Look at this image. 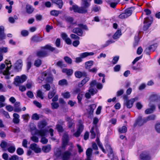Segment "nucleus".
Returning <instances> with one entry per match:
<instances>
[{
	"mask_svg": "<svg viewBox=\"0 0 160 160\" xmlns=\"http://www.w3.org/2000/svg\"><path fill=\"white\" fill-rule=\"evenodd\" d=\"M45 80L48 82H52L53 80V76L48 71H45L41 74V76L38 78V81L39 83Z\"/></svg>",
	"mask_w": 160,
	"mask_h": 160,
	"instance_id": "f257e3e1",
	"label": "nucleus"
},
{
	"mask_svg": "<svg viewBox=\"0 0 160 160\" xmlns=\"http://www.w3.org/2000/svg\"><path fill=\"white\" fill-rule=\"evenodd\" d=\"M47 131L46 130L44 129L38 130L36 132V134L42 137L40 142L43 144L47 143L48 141V139L44 137L47 134Z\"/></svg>",
	"mask_w": 160,
	"mask_h": 160,
	"instance_id": "f03ea898",
	"label": "nucleus"
},
{
	"mask_svg": "<svg viewBox=\"0 0 160 160\" xmlns=\"http://www.w3.org/2000/svg\"><path fill=\"white\" fill-rule=\"evenodd\" d=\"M27 79V77L24 75L21 76H17L14 79V84L16 86H19L20 84L24 82Z\"/></svg>",
	"mask_w": 160,
	"mask_h": 160,
	"instance_id": "7ed1b4c3",
	"label": "nucleus"
},
{
	"mask_svg": "<svg viewBox=\"0 0 160 160\" xmlns=\"http://www.w3.org/2000/svg\"><path fill=\"white\" fill-rule=\"evenodd\" d=\"M92 0H81V7L84 13L87 12V8L90 6V2Z\"/></svg>",
	"mask_w": 160,
	"mask_h": 160,
	"instance_id": "20e7f679",
	"label": "nucleus"
},
{
	"mask_svg": "<svg viewBox=\"0 0 160 160\" xmlns=\"http://www.w3.org/2000/svg\"><path fill=\"white\" fill-rule=\"evenodd\" d=\"M6 63L7 64V67L6 69V70L3 72V74L4 75H7L6 76V78L7 79H9V76L8 75H9V71L11 68L12 67V65L11 64V61H8V60L6 61Z\"/></svg>",
	"mask_w": 160,
	"mask_h": 160,
	"instance_id": "39448f33",
	"label": "nucleus"
},
{
	"mask_svg": "<svg viewBox=\"0 0 160 160\" xmlns=\"http://www.w3.org/2000/svg\"><path fill=\"white\" fill-rule=\"evenodd\" d=\"M138 98L136 97L134 98H132L129 100H126L124 101V104L128 108H131L133 105V103L138 100Z\"/></svg>",
	"mask_w": 160,
	"mask_h": 160,
	"instance_id": "423d86ee",
	"label": "nucleus"
},
{
	"mask_svg": "<svg viewBox=\"0 0 160 160\" xmlns=\"http://www.w3.org/2000/svg\"><path fill=\"white\" fill-rule=\"evenodd\" d=\"M69 141V138L68 135L65 133L64 134L62 138V148L65 149Z\"/></svg>",
	"mask_w": 160,
	"mask_h": 160,
	"instance_id": "0eeeda50",
	"label": "nucleus"
},
{
	"mask_svg": "<svg viewBox=\"0 0 160 160\" xmlns=\"http://www.w3.org/2000/svg\"><path fill=\"white\" fill-rule=\"evenodd\" d=\"M72 156V153L69 152L68 151H65L62 153L61 157L62 160H69Z\"/></svg>",
	"mask_w": 160,
	"mask_h": 160,
	"instance_id": "6e6552de",
	"label": "nucleus"
},
{
	"mask_svg": "<svg viewBox=\"0 0 160 160\" xmlns=\"http://www.w3.org/2000/svg\"><path fill=\"white\" fill-rule=\"evenodd\" d=\"M22 66V61L21 59H19L17 61L14 65V68L17 72L21 70Z\"/></svg>",
	"mask_w": 160,
	"mask_h": 160,
	"instance_id": "1a4fd4ad",
	"label": "nucleus"
},
{
	"mask_svg": "<svg viewBox=\"0 0 160 160\" xmlns=\"http://www.w3.org/2000/svg\"><path fill=\"white\" fill-rule=\"evenodd\" d=\"M143 23L144 25L143 29L144 30H147L149 27L152 23V21L150 20L148 17H147L144 19Z\"/></svg>",
	"mask_w": 160,
	"mask_h": 160,
	"instance_id": "9d476101",
	"label": "nucleus"
},
{
	"mask_svg": "<svg viewBox=\"0 0 160 160\" xmlns=\"http://www.w3.org/2000/svg\"><path fill=\"white\" fill-rule=\"evenodd\" d=\"M70 10L71 11L73 10L74 12L81 13H84L81 7H78L77 5H73L72 7L70 8Z\"/></svg>",
	"mask_w": 160,
	"mask_h": 160,
	"instance_id": "9b49d317",
	"label": "nucleus"
},
{
	"mask_svg": "<svg viewBox=\"0 0 160 160\" xmlns=\"http://www.w3.org/2000/svg\"><path fill=\"white\" fill-rule=\"evenodd\" d=\"M147 122L145 118H142V116H139L136 121V123L137 125L140 126Z\"/></svg>",
	"mask_w": 160,
	"mask_h": 160,
	"instance_id": "f8f14e48",
	"label": "nucleus"
},
{
	"mask_svg": "<svg viewBox=\"0 0 160 160\" xmlns=\"http://www.w3.org/2000/svg\"><path fill=\"white\" fill-rule=\"evenodd\" d=\"M149 106L150 107L149 108L146 109L145 113L146 114H151L153 112V111L155 110L156 108L154 105L149 103Z\"/></svg>",
	"mask_w": 160,
	"mask_h": 160,
	"instance_id": "ddd939ff",
	"label": "nucleus"
},
{
	"mask_svg": "<svg viewBox=\"0 0 160 160\" xmlns=\"http://www.w3.org/2000/svg\"><path fill=\"white\" fill-rule=\"evenodd\" d=\"M30 148L34 151L36 153H38L41 152V149L36 143H32L31 144Z\"/></svg>",
	"mask_w": 160,
	"mask_h": 160,
	"instance_id": "4468645a",
	"label": "nucleus"
},
{
	"mask_svg": "<svg viewBox=\"0 0 160 160\" xmlns=\"http://www.w3.org/2000/svg\"><path fill=\"white\" fill-rule=\"evenodd\" d=\"M37 56L40 57H46L48 55L47 51L46 50H42L38 51L36 53Z\"/></svg>",
	"mask_w": 160,
	"mask_h": 160,
	"instance_id": "2eb2a0df",
	"label": "nucleus"
},
{
	"mask_svg": "<svg viewBox=\"0 0 160 160\" xmlns=\"http://www.w3.org/2000/svg\"><path fill=\"white\" fill-rule=\"evenodd\" d=\"M4 29L3 27H0V40L2 41L5 39L6 36L4 32Z\"/></svg>",
	"mask_w": 160,
	"mask_h": 160,
	"instance_id": "dca6fc26",
	"label": "nucleus"
},
{
	"mask_svg": "<svg viewBox=\"0 0 160 160\" xmlns=\"http://www.w3.org/2000/svg\"><path fill=\"white\" fill-rule=\"evenodd\" d=\"M140 158L143 160H147L149 158L148 152L144 151L140 155Z\"/></svg>",
	"mask_w": 160,
	"mask_h": 160,
	"instance_id": "f3484780",
	"label": "nucleus"
},
{
	"mask_svg": "<svg viewBox=\"0 0 160 160\" xmlns=\"http://www.w3.org/2000/svg\"><path fill=\"white\" fill-rule=\"evenodd\" d=\"M13 122L15 124H18L19 122L20 116L17 113H14L13 115Z\"/></svg>",
	"mask_w": 160,
	"mask_h": 160,
	"instance_id": "a211bd4d",
	"label": "nucleus"
},
{
	"mask_svg": "<svg viewBox=\"0 0 160 160\" xmlns=\"http://www.w3.org/2000/svg\"><path fill=\"white\" fill-rule=\"evenodd\" d=\"M72 31L73 32L80 36H82L83 33L82 31L79 28H75L73 29Z\"/></svg>",
	"mask_w": 160,
	"mask_h": 160,
	"instance_id": "6ab92c4d",
	"label": "nucleus"
},
{
	"mask_svg": "<svg viewBox=\"0 0 160 160\" xmlns=\"http://www.w3.org/2000/svg\"><path fill=\"white\" fill-rule=\"evenodd\" d=\"M52 2L56 4L60 9L62 8L63 5L62 0H51Z\"/></svg>",
	"mask_w": 160,
	"mask_h": 160,
	"instance_id": "aec40b11",
	"label": "nucleus"
},
{
	"mask_svg": "<svg viewBox=\"0 0 160 160\" xmlns=\"http://www.w3.org/2000/svg\"><path fill=\"white\" fill-rule=\"evenodd\" d=\"M51 148V146L48 144L43 146L42 148V151L45 153L49 152Z\"/></svg>",
	"mask_w": 160,
	"mask_h": 160,
	"instance_id": "412c9836",
	"label": "nucleus"
},
{
	"mask_svg": "<svg viewBox=\"0 0 160 160\" xmlns=\"http://www.w3.org/2000/svg\"><path fill=\"white\" fill-rule=\"evenodd\" d=\"M42 40L43 39L42 38V37L37 35H34L32 38V40L33 42H41Z\"/></svg>",
	"mask_w": 160,
	"mask_h": 160,
	"instance_id": "4be33fe9",
	"label": "nucleus"
},
{
	"mask_svg": "<svg viewBox=\"0 0 160 160\" xmlns=\"http://www.w3.org/2000/svg\"><path fill=\"white\" fill-rule=\"evenodd\" d=\"M93 52H84L81 53L80 54V57L82 58H84L89 56H92L94 55Z\"/></svg>",
	"mask_w": 160,
	"mask_h": 160,
	"instance_id": "5701e85b",
	"label": "nucleus"
},
{
	"mask_svg": "<svg viewBox=\"0 0 160 160\" xmlns=\"http://www.w3.org/2000/svg\"><path fill=\"white\" fill-rule=\"evenodd\" d=\"M93 62L91 60L85 62V67L86 69L89 70L91 67L93 65Z\"/></svg>",
	"mask_w": 160,
	"mask_h": 160,
	"instance_id": "b1692460",
	"label": "nucleus"
},
{
	"mask_svg": "<svg viewBox=\"0 0 160 160\" xmlns=\"http://www.w3.org/2000/svg\"><path fill=\"white\" fill-rule=\"evenodd\" d=\"M89 80V78L88 77L85 78L83 79L81 82L79 83L78 86L79 87H82Z\"/></svg>",
	"mask_w": 160,
	"mask_h": 160,
	"instance_id": "393cba45",
	"label": "nucleus"
},
{
	"mask_svg": "<svg viewBox=\"0 0 160 160\" xmlns=\"http://www.w3.org/2000/svg\"><path fill=\"white\" fill-rule=\"evenodd\" d=\"M47 125V123L45 120L40 122L38 123V126L39 128L42 129L44 128Z\"/></svg>",
	"mask_w": 160,
	"mask_h": 160,
	"instance_id": "a878e982",
	"label": "nucleus"
},
{
	"mask_svg": "<svg viewBox=\"0 0 160 160\" xmlns=\"http://www.w3.org/2000/svg\"><path fill=\"white\" fill-rule=\"evenodd\" d=\"M96 105L95 104H92L89 106L88 113L89 114H92L93 113L94 110L96 108Z\"/></svg>",
	"mask_w": 160,
	"mask_h": 160,
	"instance_id": "bb28decb",
	"label": "nucleus"
},
{
	"mask_svg": "<svg viewBox=\"0 0 160 160\" xmlns=\"http://www.w3.org/2000/svg\"><path fill=\"white\" fill-rule=\"evenodd\" d=\"M134 10L133 8H128L125 10V13L126 14L127 16L128 17L132 14L133 10Z\"/></svg>",
	"mask_w": 160,
	"mask_h": 160,
	"instance_id": "cd10ccee",
	"label": "nucleus"
},
{
	"mask_svg": "<svg viewBox=\"0 0 160 160\" xmlns=\"http://www.w3.org/2000/svg\"><path fill=\"white\" fill-rule=\"evenodd\" d=\"M84 72H82L80 71H76L75 72V77L78 78H81L83 75L85 74Z\"/></svg>",
	"mask_w": 160,
	"mask_h": 160,
	"instance_id": "c85d7f7f",
	"label": "nucleus"
},
{
	"mask_svg": "<svg viewBox=\"0 0 160 160\" xmlns=\"http://www.w3.org/2000/svg\"><path fill=\"white\" fill-rule=\"evenodd\" d=\"M62 72L63 73H66L68 76H70L73 73V70L70 69L64 68L62 70Z\"/></svg>",
	"mask_w": 160,
	"mask_h": 160,
	"instance_id": "c756f323",
	"label": "nucleus"
},
{
	"mask_svg": "<svg viewBox=\"0 0 160 160\" xmlns=\"http://www.w3.org/2000/svg\"><path fill=\"white\" fill-rule=\"evenodd\" d=\"M92 149L91 148H88L86 151V155L87 156V158L88 159H89L91 158L92 156Z\"/></svg>",
	"mask_w": 160,
	"mask_h": 160,
	"instance_id": "7c9ffc66",
	"label": "nucleus"
},
{
	"mask_svg": "<svg viewBox=\"0 0 160 160\" xmlns=\"http://www.w3.org/2000/svg\"><path fill=\"white\" fill-rule=\"evenodd\" d=\"M27 12L29 14L31 13L34 11V9L30 5H27L26 6Z\"/></svg>",
	"mask_w": 160,
	"mask_h": 160,
	"instance_id": "2f4dec72",
	"label": "nucleus"
},
{
	"mask_svg": "<svg viewBox=\"0 0 160 160\" xmlns=\"http://www.w3.org/2000/svg\"><path fill=\"white\" fill-rule=\"evenodd\" d=\"M121 34V31L119 30H117L113 36V38L114 39H117L119 38Z\"/></svg>",
	"mask_w": 160,
	"mask_h": 160,
	"instance_id": "473e14b6",
	"label": "nucleus"
},
{
	"mask_svg": "<svg viewBox=\"0 0 160 160\" xmlns=\"http://www.w3.org/2000/svg\"><path fill=\"white\" fill-rule=\"evenodd\" d=\"M64 19L68 22L70 23H72L73 24H74L72 23L73 21V19L72 17L70 16H66L64 17Z\"/></svg>",
	"mask_w": 160,
	"mask_h": 160,
	"instance_id": "72a5a7b5",
	"label": "nucleus"
},
{
	"mask_svg": "<svg viewBox=\"0 0 160 160\" xmlns=\"http://www.w3.org/2000/svg\"><path fill=\"white\" fill-rule=\"evenodd\" d=\"M44 49H48L51 51H53L55 50V48L52 47L50 45L47 44L42 48Z\"/></svg>",
	"mask_w": 160,
	"mask_h": 160,
	"instance_id": "f704fd0d",
	"label": "nucleus"
},
{
	"mask_svg": "<svg viewBox=\"0 0 160 160\" xmlns=\"http://www.w3.org/2000/svg\"><path fill=\"white\" fill-rule=\"evenodd\" d=\"M50 13L51 15L57 17L58 16L59 13H61V11L56 10H52L50 11Z\"/></svg>",
	"mask_w": 160,
	"mask_h": 160,
	"instance_id": "c9c22d12",
	"label": "nucleus"
},
{
	"mask_svg": "<svg viewBox=\"0 0 160 160\" xmlns=\"http://www.w3.org/2000/svg\"><path fill=\"white\" fill-rule=\"evenodd\" d=\"M88 91L89 92L92 96H93L97 93V90L92 88L89 87Z\"/></svg>",
	"mask_w": 160,
	"mask_h": 160,
	"instance_id": "e433bc0d",
	"label": "nucleus"
},
{
	"mask_svg": "<svg viewBox=\"0 0 160 160\" xmlns=\"http://www.w3.org/2000/svg\"><path fill=\"white\" fill-rule=\"evenodd\" d=\"M68 84L67 80L65 79L60 80L58 82V84L60 86L67 85Z\"/></svg>",
	"mask_w": 160,
	"mask_h": 160,
	"instance_id": "4c0bfd02",
	"label": "nucleus"
},
{
	"mask_svg": "<svg viewBox=\"0 0 160 160\" xmlns=\"http://www.w3.org/2000/svg\"><path fill=\"white\" fill-rule=\"evenodd\" d=\"M127 131V128L125 126H123L122 127H119L118 129V131L121 133L126 132Z\"/></svg>",
	"mask_w": 160,
	"mask_h": 160,
	"instance_id": "58836bf2",
	"label": "nucleus"
},
{
	"mask_svg": "<svg viewBox=\"0 0 160 160\" xmlns=\"http://www.w3.org/2000/svg\"><path fill=\"white\" fill-rule=\"evenodd\" d=\"M56 92L55 89H53L52 91L50 92L48 94V97L49 99L52 98L55 95Z\"/></svg>",
	"mask_w": 160,
	"mask_h": 160,
	"instance_id": "ea45409f",
	"label": "nucleus"
},
{
	"mask_svg": "<svg viewBox=\"0 0 160 160\" xmlns=\"http://www.w3.org/2000/svg\"><path fill=\"white\" fill-rule=\"evenodd\" d=\"M95 129V127L94 126H93L91 128V130H90L91 132V137L92 138H94L95 137V133L94 130Z\"/></svg>",
	"mask_w": 160,
	"mask_h": 160,
	"instance_id": "a19ab883",
	"label": "nucleus"
},
{
	"mask_svg": "<svg viewBox=\"0 0 160 160\" xmlns=\"http://www.w3.org/2000/svg\"><path fill=\"white\" fill-rule=\"evenodd\" d=\"M64 59L67 63L69 64H71L72 63V60L69 57L66 56L64 57Z\"/></svg>",
	"mask_w": 160,
	"mask_h": 160,
	"instance_id": "79ce46f5",
	"label": "nucleus"
},
{
	"mask_svg": "<svg viewBox=\"0 0 160 160\" xmlns=\"http://www.w3.org/2000/svg\"><path fill=\"white\" fill-rule=\"evenodd\" d=\"M42 63V61L40 59H38L35 60L34 65L37 67H39Z\"/></svg>",
	"mask_w": 160,
	"mask_h": 160,
	"instance_id": "37998d69",
	"label": "nucleus"
},
{
	"mask_svg": "<svg viewBox=\"0 0 160 160\" xmlns=\"http://www.w3.org/2000/svg\"><path fill=\"white\" fill-rule=\"evenodd\" d=\"M26 95L28 98L31 99L33 98L34 97L32 92L31 91H28L26 93Z\"/></svg>",
	"mask_w": 160,
	"mask_h": 160,
	"instance_id": "c03bdc74",
	"label": "nucleus"
},
{
	"mask_svg": "<svg viewBox=\"0 0 160 160\" xmlns=\"http://www.w3.org/2000/svg\"><path fill=\"white\" fill-rule=\"evenodd\" d=\"M155 118V116L154 115H152L146 118H145L147 122L151 120H154Z\"/></svg>",
	"mask_w": 160,
	"mask_h": 160,
	"instance_id": "a18cd8bd",
	"label": "nucleus"
},
{
	"mask_svg": "<svg viewBox=\"0 0 160 160\" xmlns=\"http://www.w3.org/2000/svg\"><path fill=\"white\" fill-rule=\"evenodd\" d=\"M119 57L118 56L114 57L112 61V63L113 64H116L119 60Z\"/></svg>",
	"mask_w": 160,
	"mask_h": 160,
	"instance_id": "49530a36",
	"label": "nucleus"
},
{
	"mask_svg": "<svg viewBox=\"0 0 160 160\" xmlns=\"http://www.w3.org/2000/svg\"><path fill=\"white\" fill-rule=\"evenodd\" d=\"M16 149V148L14 146H11L8 148V151L11 153H13Z\"/></svg>",
	"mask_w": 160,
	"mask_h": 160,
	"instance_id": "de8ad7c7",
	"label": "nucleus"
},
{
	"mask_svg": "<svg viewBox=\"0 0 160 160\" xmlns=\"http://www.w3.org/2000/svg\"><path fill=\"white\" fill-rule=\"evenodd\" d=\"M8 48L6 47L0 48V52L2 53H6L8 52Z\"/></svg>",
	"mask_w": 160,
	"mask_h": 160,
	"instance_id": "09e8293b",
	"label": "nucleus"
},
{
	"mask_svg": "<svg viewBox=\"0 0 160 160\" xmlns=\"http://www.w3.org/2000/svg\"><path fill=\"white\" fill-rule=\"evenodd\" d=\"M17 152L18 155H21L23 154L24 153V151L22 148H18L17 149Z\"/></svg>",
	"mask_w": 160,
	"mask_h": 160,
	"instance_id": "8fccbe9b",
	"label": "nucleus"
},
{
	"mask_svg": "<svg viewBox=\"0 0 160 160\" xmlns=\"http://www.w3.org/2000/svg\"><path fill=\"white\" fill-rule=\"evenodd\" d=\"M32 118L33 120H38L39 119V117L38 115L36 113H35L32 115Z\"/></svg>",
	"mask_w": 160,
	"mask_h": 160,
	"instance_id": "3c124183",
	"label": "nucleus"
},
{
	"mask_svg": "<svg viewBox=\"0 0 160 160\" xmlns=\"http://www.w3.org/2000/svg\"><path fill=\"white\" fill-rule=\"evenodd\" d=\"M37 96L38 97L42 99L43 98V95L42 92L40 90H38L37 92Z\"/></svg>",
	"mask_w": 160,
	"mask_h": 160,
	"instance_id": "603ef678",
	"label": "nucleus"
},
{
	"mask_svg": "<svg viewBox=\"0 0 160 160\" xmlns=\"http://www.w3.org/2000/svg\"><path fill=\"white\" fill-rule=\"evenodd\" d=\"M63 96L66 98H70V95L68 92H66L62 93Z\"/></svg>",
	"mask_w": 160,
	"mask_h": 160,
	"instance_id": "864d4df0",
	"label": "nucleus"
},
{
	"mask_svg": "<svg viewBox=\"0 0 160 160\" xmlns=\"http://www.w3.org/2000/svg\"><path fill=\"white\" fill-rule=\"evenodd\" d=\"M118 17L121 19H124L128 18L125 12L122 13L119 15Z\"/></svg>",
	"mask_w": 160,
	"mask_h": 160,
	"instance_id": "5fc2aeb1",
	"label": "nucleus"
},
{
	"mask_svg": "<svg viewBox=\"0 0 160 160\" xmlns=\"http://www.w3.org/2000/svg\"><path fill=\"white\" fill-rule=\"evenodd\" d=\"M26 85L28 89H30L32 88L33 85L32 82H28Z\"/></svg>",
	"mask_w": 160,
	"mask_h": 160,
	"instance_id": "6e6d98bb",
	"label": "nucleus"
},
{
	"mask_svg": "<svg viewBox=\"0 0 160 160\" xmlns=\"http://www.w3.org/2000/svg\"><path fill=\"white\" fill-rule=\"evenodd\" d=\"M6 109L9 112H11L13 110V107L10 105H7L6 107Z\"/></svg>",
	"mask_w": 160,
	"mask_h": 160,
	"instance_id": "4d7b16f0",
	"label": "nucleus"
},
{
	"mask_svg": "<svg viewBox=\"0 0 160 160\" xmlns=\"http://www.w3.org/2000/svg\"><path fill=\"white\" fill-rule=\"evenodd\" d=\"M83 125L82 124L80 123L78 125V127L77 130L82 132L83 130Z\"/></svg>",
	"mask_w": 160,
	"mask_h": 160,
	"instance_id": "13d9d810",
	"label": "nucleus"
},
{
	"mask_svg": "<svg viewBox=\"0 0 160 160\" xmlns=\"http://www.w3.org/2000/svg\"><path fill=\"white\" fill-rule=\"evenodd\" d=\"M22 117L24 120L27 121H28L30 118V117L29 114H28L22 115Z\"/></svg>",
	"mask_w": 160,
	"mask_h": 160,
	"instance_id": "bf43d9fd",
	"label": "nucleus"
},
{
	"mask_svg": "<svg viewBox=\"0 0 160 160\" xmlns=\"http://www.w3.org/2000/svg\"><path fill=\"white\" fill-rule=\"evenodd\" d=\"M51 105L52 108L53 109H56L59 107L58 104L56 102H52Z\"/></svg>",
	"mask_w": 160,
	"mask_h": 160,
	"instance_id": "052dcab7",
	"label": "nucleus"
},
{
	"mask_svg": "<svg viewBox=\"0 0 160 160\" xmlns=\"http://www.w3.org/2000/svg\"><path fill=\"white\" fill-rule=\"evenodd\" d=\"M19 90L22 92H23L26 91V88L24 85H21L19 86Z\"/></svg>",
	"mask_w": 160,
	"mask_h": 160,
	"instance_id": "680f3d73",
	"label": "nucleus"
},
{
	"mask_svg": "<svg viewBox=\"0 0 160 160\" xmlns=\"http://www.w3.org/2000/svg\"><path fill=\"white\" fill-rule=\"evenodd\" d=\"M21 34L22 36L25 37L28 35V32L26 30H23L21 31Z\"/></svg>",
	"mask_w": 160,
	"mask_h": 160,
	"instance_id": "e2e57ef3",
	"label": "nucleus"
},
{
	"mask_svg": "<svg viewBox=\"0 0 160 160\" xmlns=\"http://www.w3.org/2000/svg\"><path fill=\"white\" fill-rule=\"evenodd\" d=\"M31 139L34 142H38L39 141L38 138L35 136H33L31 137Z\"/></svg>",
	"mask_w": 160,
	"mask_h": 160,
	"instance_id": "0e129e2a",
	"label": "nucleus"
},
{
	"mask_svg": "<svg viewBox=\"0 0 160 160\" xmlns=\"http://www.w3.org/2000/svg\"><path fill=\"white\" fill-rule=\"evenodd\" d=\"M100 9V7H98L97 6H95L92 9V11L95 12H97L99 11Z\"/></svg>",
	"mask_w": 160,
	"mask_h": 160,
	"instance_id": "69168bd1",
	"label": "nucleus"
},
{
	"mask_svg": "<svg viewBox=\"0 0 160 160\" xmlns=\"http://www.w3.org/2000/svg\"><path fill=\"white\" fill-rule=\"evenodd\" d=\"M2 113L7 118H10V116L9 114L8 113V112L4 110H3L2 112Z\"/></svg>",
	"mask_w": 160,
	"mask_h": 160,
	"instance_id": "338daca9",
	"label": "nucleus"
},
{
	"mask_svg": "<svg viewBox=\"0 0 160 160\" xmlns=\"http://www.w3.org/2000/svg\"><path fill=\"white\" fill-rule=\"evenodd\" d=\"M156 131L159 133H160V123L157 124L155 127Z\"/></svg>",
	"mask_w": 160,
	"mask_h": 160,
	"instance_id": "774afa93",
	"label": "nucleus"
}]
</instances>
